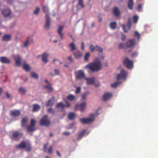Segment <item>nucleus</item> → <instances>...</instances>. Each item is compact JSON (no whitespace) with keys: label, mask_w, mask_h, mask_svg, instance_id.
Wrapping results in <instances>:
<instances>
[{"label":"nucleus","mask_w":158,"mask_h":158,"mask_svg":"<svg viewBox=\"0 0 158 158\" xmlns=\"http://www.w3.org/2000/svg\"><path fill=\"white\" fill-rule=\"evenodd\" d=\"M25 148L26 149V151L27 152H29L31 151L32 149L31 144L30 143H27L26 147Z\"/></svg>","instance_id":"473e14b6"},{"label":"nucleus","mask_w":158,"mask_h":158,"mask_svg":"<svg viewBox=\"0 0 158 158\" xmlns=\"http://www.w3.org/2000/svg\"><path fill=\"white\" fill-rule=\"evenodd\" d=\"M124 46L125 45L123 43H121L118 45V48L119 49H122L124 48Z\"/></svg>","instance_id":"4d7b16f0"},{"label":"nucleus","mask_w":158,"mask_h":158,"mask_svg":"<svg viewBox=\"0 0 158 158\" xmlns=\"http://www.w3.org/2000/svg\"><path fill=\"white\" fill-rule=\"evenodd\" d=\"M28 121V118L27 117H24L22 118L21 121V126L23 127L24 126L27 125V122Z\"/></svg>","instance_id":"393cba45"},{"label":"nucleus","mask_w":158,"mask_h":158,"mask_svg":"<svg viewBox=\"0 0 158 158\" xmlns=\"http://www.w3.org/2000/svg\"><path fill=\"white\" fill-rule=\"evenodd\" d=\"M70 134V133L68 131L64 132L62 133V135H69Z\"/></svg>","instance_id":"680f3d73"},{"label":"nucleus","mask_w":158,"mask_h":158,"mask_svg":"<svg viewBox=\"0 0 158 158\" xmlns=\"http://www.w3.org/2000/svg\"><path fill=\"white\" fill-rule=\"evenodd\" d=\"M81 90V88L80 87H77L76 88V90L75 91V93L76 94L79 93Z\"/></svg>","instance_id":"5fc2aeb1"},{"label":"nucleus","mask_w":158,"mask_h":158,"mask_svg":"<svg viewBox=\"0 0 158 158\" xmlns=\"http://www.w3.org/2000/svg\"><path fill=\"white\" fill-rule=\"evenodd\" d=\"M65 107V105H64L62 102H59L56 106V107L57 109L61 108L62 110L64 109Z\"/></svg>","instance_id":"bb28decb"},{"label":"nucleus","mask_w":158,"mask_h":158,"mask_svg":"<svg viewBox=\"0 0 158 158\" xmlns=\"http://www.w3.org/2000/svg\"><path fill=\"white\" fill-rule=\"evenodd\" d=\"M0 62L3 63L9 64L10 62V60L6 57L1 56L0 57Z\"/></svg>","instance_id":"f3484780"},{"label":"nucleus","mask_w":158,"mask_h":158,"mask_svg":"<svg viewBox=\"0 0 158 158\" xmlns=\"http://www.w3.org/2000/svg\"><path fill=\"white\" fill-rule=\"evenodd\" d=\"M46 23L44 25V27L45 29H48L50 26V19L49 17H45Z\"/></svg>","instance_id":"6ab92c4d"},{"label":"nucleus","mask_w":158,"mask_h":158,"mask_svg":"<svg viewBox=\"0 0 158 158\" xmlns=\"http://www.w3.org/2000/svg\"><path fill=\"white\" fill-rule=\"evenodd\" d=\"M55 101V98L54 97H52L50 98L48 101L47 102L46 104V106H52L53 105Z\"/></svg>","instance_id":"a211bd4d"},{"label":"nucleus","mask_w":158,"mask_h":158,"mask_svg":"<svg viewBox=\"0 0 158 158\" xmlns=\"http://www.w3.org/2000/svg\"><path fill=\"white\" fill-rule=\"evenodd\" d=\"M85 68L89 69L91 71L94 72L101 69L102 65L98 58H97L93 62H91L86 65Z\"/></svg>","instance_id":"f257e3e1"},{"label":"nucleus","mask_w":158,"mask_h":158,"mask_svg":"<svg viewBox=\"0 0 158 158\" xmlns=\"http://www.w3.org/2000/svg\"><path fill=\"white\" fill-rule=\"evenodd\" d=\"M27 130L29 132H31L35 131L36 130L35 127L31 126H29L27 127Z\"/></svg>","instance_id":"2f4dec72"},{"label":"nucleus","mask_w":158,"mask_h":158,"mask_svg":"<svg viewBox=\"0 0 158 158\" xmlns=\"http://www.w3.org/2000/svg\"><path fill=\"white\" fill-rule=\"evenodd\" d=\"M75 117V114L74 113H70L68 114V118L69 120H72L74 119Z\"/></svg>","instance_id":"72a5a7b5"},{"label":"nucleus","mask_w":158,"mask_h":158,"mask_svg":"<svg viewBox=\"0 0 158 158\" xmlns=\"http://www.w3.org/2000/svg\"><path fill=\"white\" fill-rule=\"evenodd\" d=\"M90 56V54L89 52H87L85 54L84 57V60L85 61H88L89 60V58Z\"/></svg>","instance_id":"4c0bfd02"},{"label":"nucleus","mask_w":158,"mask_h":158,"mask_svg":"<svg viewBox=\"0 0 158 158\" xmlns=\"http://www.w3.org/2000/svg\"><path fill=\"white\" fill-rule=\"evenodd\" d=\"M19 91L22 95L25 94L26 92V90L23 87H20L19 89Z\"/></svg>","instance_id":"f704fd0d"},{"label":"nucleus","mask_w":158,"mask_h":158,"mask_svg":"<svg viewBox=\"0 0 158 158\" xmlns=\"http://www.w3.org/2000/svg\"><path fill=\"white\" fill-rule=\"evenodd\" d=\"M122 26L123 28V29L124 30V31L125 32H127V31L125 29L126 27L125 25L123 24Z\"/></svg>","instance_id":"774afa93"},{"label":"nucleus","mask_w":158,"mask_h":158,"mask_svg":"<svg viewBox=\"0 0 158 158\" xmlns=\"http://www.w3.org/2000/svg\"><path fill=\"white\" fill-rule=\"evenodd\" d=\"M14 58L15 61V64L17 66L21 65V58L19 55H15L14 56Z\"/></svg>","instance_id":"f8f14e48"},{"label":"nucleus","mask_w":158,"mask_h":158,"mask_svg":"<svg viewBox=\"0 0 158 158\" xmlns=\"http://www.w3.org/2000/svg\"><path fill=\"white\" fill-rule=\"evenodd\" d=\"M3 15L5 17L9 16L11 14V11L10 9H4L2 11Z\"/></svg>","instance_id":"4468645a"},{"label":"nucleus","mask_w":158,"mask_h":158,"mask_svg":"<svg viewBox=\"0 0 158 158\" xmlns=\"http://www.w3.org/2000/svg\"><path fill=\"white\" fill-rule=\"evenodd\" d=\"M134 36H137L138 40H139L140 37V34L137 31H135V32Z\"/></svg>","instance_id":"864d4df0"},{"label":"nucleus","mask_w":158,"mask_h":158,"mask_svg":"<svg viewBox=\"0 0 158 158\" xmlns=\"http://www.w3.org/2000/svg\"><path fill=\"white\" fill-rule=\"evenodd\" d=\"M11 35H5L2 37V40L4 41H8L10 40Z\"/></svg>","instance_id":"4be33fe9"},{"label":"nucleus","mask_w":158,"mask_h":158,"mask_svg":"<svg viewBox=\"0 0 158 158\" xmlns=\"http://www.w3.org/2000/svg\"><path fill=\"white\" fill-rule=\"evenodd\" d=\"M135 39H131L127 41L125 44V46L126 48H132L135 46Z\"/></svg>","instance_id":"0eeeda50"},{"label":"nucleus","mask_w":158,"mask_h":158,"mask_svg":"<svg viewBox=\"0 0 158 158\" xmlns=\"http://www.w3.org/2000/svg\"><path fill=\"white\" fill-rule=\"evenodd\" d=\"M74 55L77 59L80 58L82 56V53L79 51H77L74 53Z\"/></svg>","instance_id":"cd10ccee"},{"label":"nucleus","mask_w":158,"mask_h":158,"mask_svg":"<svg viewBox=\"0 0 158 158\" xmlns=\"http://www.w3.org/2000/svg\"><path fill=\"white\" fill-rule=\"evenodd\" d=\"M138 20V16L137 15H135L133 17V21L134 23H136Z\"/></svg>","instance_id":"c03bdc74"},{"label":"nucleus","mask_w":158,"mask_h":158,"mask_svg":"<svg viewBox=\"0 0 158 158\" xmlns=\"http://www.w3.org/2000/svg\"><path fill=\"white\" fill-rule=\"evenodd\" d=\"M21 112L19 110H11L10 112V115L12 117H17L20 115Z\"/></svg>","instance_id":"6e6552de"},{"label":"nucleus","mask_w":158,"mask_h":158,"mask_svg":"<svg viewBox=\"0 0 158 158\" xmlns=\"http://www.w3.org/2000/svg\"><path fill=\"white\" fill-rule=\"evenodd\" d=\"M48 112L49 113L53 114L54 113V110L52 108H49L48 109Z\"/></svg>","instance_id":"bf43d9fd"},{"label":"nucleus","mask_w":158,"mask_h":158,"mask_svg":"<svg viewBox=\"0 0 158 158\" xmlns=\"http://www.w3.org/2000/svg\"><path fill=\"white\" fill-rule=\"evenodd\" d=\"M138 56V53L136 52H133L132 55V56L133 57L137 56Z\"/></svg>","instance_id":"338daca9"},{"label":"nucleus","mask_w":158,"mask_h":158,"mask_svg":"<svg viewBox=\"0 0 158 158\" xmlns=\"http://www.w3.org/2000/svg\"><path fill=\"white\" fill-rule=\"evenodd\" d=\"M67 98L70 101H73L75 99V97L74 95L70 94L67 97Z\"/></svg>","instance_id":"c9c22d12"},{"label":"nucleus","mask_w":158,"mask_h":158,"mask_svg":"<svg viewBox=\"0 0 158 158\" xmlns=\"http://www.w3.org/2000/svg\"><path fill=\"white\" fill-rule=\"evenodd\" d=\"M27 144L26 142L22 141L19 145H16V147L17 148L19 149H24L26 147Z\"/></svg>","instance_id":"2eb2a0df"},{"label":"nucleus","mask_w":158,"mask_h":158,"mask_svg":"<svg viewBox=\"0 0 158 158\" xmlns=\"http://www.w3.org/2000/svg\"><path fill=\"white\" fill-rule=\"evenodd\" d=\"M29 42V36H28L27 39L24 43V46L25 47H27L28 45Z\"/></svg>","instance_id":"37998d69"},{"label":"nucleus","mask_w":158,"mask_h":158,"mask_svg":"<svg viewBox=\"0 0 158 158\" xmlns=\"http://www.w3.org/2000/svg\"><path fill=\"white\" fill-rule=\"evenodd\" d=\"M23 69L27 71H30V68L29 65L27 64H24L23 65Z\"/></svg>","instance_id":"e433bc0d"},{"label":"nucleus","mask_w":158,"mask_h":158,"mask_svg":"<svg viewBox=\"0 0 158 158\" xmlns=\"http://www.w3.org/2000/svg\"><path fill=\"white\" fill-rule=\"evenodd\" d=\"M22 133L19 131H16L13 132L11 136V139L14 140H19L22 137Z\"/></svg>","instance_id":"39448f33"},{"label":"nucleus","mask_w":158,"mask_h":158,"mask_svg":"<svg viewBox=\"0 0 158 158\" xmlns=\"http://www.w3.org/2000/svg\"><path fill=\"white\" fill-rule=\"evenodd\" d=\"M78 4L80 6L81 8H84L85 6L83 4V0H78Z\"/></svg>","instance_id":"49530a36"},{"label":"nucleus","mask_w":158,"mask_h":158,"mask_svg":"<svg viewBox=\"0 0 158 158\" xmlns=\"http://www.w3.org/2000/svg\"><path fill=\"white\" fill-rule=\"evenodd\" d=\"M69 46L71 48V50L73 52L77 49V47L73 42H71L69 44Z\"/></svg>","instance_id":"a878e982"},{"label":"nucleus","mask_w":158,"mask_h":158,"mask_svg":"<svg viewBox=\"0 0 158 158\" xmlns=\"http://www.w3.org/2000/svg\"><path fill=\"white\" fill-rule=\"evenodd\" d=\"M126 36L125 35L122 33V34L121 39L122 41H124L126 39Z\"/></svg>","instance_id":"e2e57ef3"},{"label":"nucleus","mask_w":158,"mask_h":158,"mask_svg":"<svg viewBox=\"0 0 158 158\" xmlns=\"http://www.w3.org/2000/svg\"><path fill=\"white\" fill-rule=\"evenodd\" d=\"M89 48L92 52H94L96 50V46L95 47L93 45H91L89 46Z\"/></svg>","instance_id":"a18cd8bd"},{"label":"nucleus","mask_w":158,"mask_h":158,"mask_svg":"<svg viewBox=\"0 0 158 158\" xmlns=\"http://www.w3.org/2000/svg\"><path fill=\"white\" fill-rule=\"evenodd\" d=\"M33 112L38 111L40 108V106L37 104H33Z\"/></svg>","instance_id":"b1692460"},{"label":"nucleus","mask_w":158,"mask_h":158,"mask_svg":"<svg viewBox=\"0 0 158 158\" xmlns=\"http://www.w3.org/2000/svg\"><path fill=\"white\" fill-rule=\"evenodd\" d=\"M112 96V94L111 93H106L103 95L102 99L104 102L110 99Z\"/></svg>","instance_id":"9d476101"},{"label":"nucleus","mask_w":158,"mask_h":158,"mask_svg":"<svg viewBox=\"0 0 158 158\" xmlns=\"http://www.w3.org/2000/svg\"><path fill=\"white\" fill-rule=\"evenodd\" d=\"M86 132V131L85 130H83L82 131L80 132L78 135V139H80L82 138L83 136L85 135Z\"/></svg>","instance_id":"c756f323"},{"label":"nucleus","mask_w":158,"mask_h":158,"mask_svg":"<svg viewBox=\"0 0 158 158\" xmlns=\"http://www.w3.org/2000/svg\"><path fill=\"white\" fill-rule=\"evenodd\" d=\"M44 87L45 88L48 89L49 91L52 92V88L50 84H48L47 85L44 86Z\"/></svg>","instance_id":"a19ab883"},{"label":"nucleus","mask_w":158,"mask_h":158,"mask_svg":"<svg viewBox=\"0 0 158 158\" xmlns=\"http://www.w3.org/2000/svg\"><path fill=\"white\" fill-rule=\"evenodd\" d=\"M86 103L85 102H83L80 105V110L81 111H83L85 109Z\"/></svg>","instance_id":"7c9ffc66"},{"label":"nucleus","mask_w":158,"mask_h":158,"mask_svg":"<svg viewBox=\"0 0 158 158\" xmlns=\"http://www.w3.org/2000/svg\"><path fill=\"white\" fill-rule=\"evenodd\" d=\"M96 50L97 51H98L99 53H102L103 52V49L102 48L99 46H96Z\"/></svg>","instance_id":"79ce46f5"},{"label":"nucleus","mask_w":158,"mask_h":158,"mask_svg":"<svg viewBox=\"0 0 158 158\" xmlns=\"http://www.w3.org/2000/svg\"><path fill=\"white\" fill-rule=\"evenodd\" d=\"M48 55H49L48 54L46 53H44L42 55V61L44 62L45 63H47L48 61L47 58Z\"/></svg>","instance_id":"5701e85b"},{"label":"nucleus","mask_w":158,"mask_h":158,"mask_svg":"<svg viewBox=\"0 0 158 158\" xmlns=\"http://www.w3.org/2000/svg\"><path fill=\"white\" fill-rule=\"evenodd\" d=\"M85 77L84 72L81 70H79L76 74V78L77 79H80Z\"/></svg>","instance_id":"9b49d317"},{"label":"nucleus","mask_w":158,"mask_h":158,"mask_svg":"<svg viewBox=\"0 0 158 158\" xmlns=\"http://www.w3.org/2000/svg\"><path fill=\"white\" fill-rule=\"evenodd\" d=\"M43 11L46 14L45 17H49V9L48 6L42 4V5Z\"/></svg>","instance_id":"dca6fc26"},{"label":"nucleus","mask_w":158,"mask_h":158,"mask_svg":"<svg viewBox=\"0 0 158 158\" xmlns=\"http://www.w3.org/2000/svg\"><path fill=\"white\" fill-rule=\"evenodd\" d=\"M128 73L124 69H122L120 72L119 73L116 77V80L118 81L120 79L125 80L126 79Z\"/></svg>","instance_id":"20e7f679"},{"label":"nucleus","mask_w":158,"mask_h":158,"mask_svg":"<svg viewBox=\"0 0 158 158\" xmlns=\"http://www.w3.org/2000/svg\"><path fill=\"white\" fill-rule=\"evenodd\" d=\"M117 23L116 22H111L110 24V28L113 30L117 28Z\"/></svg>","instance_id":"c85d7f7f"},{"label":"nucleus","mask_w":158,"mask_h":158,"mask_svg":"<svg viewBox=\"0 0 158 158\" xmlns=\"http://www.w3.org/2000/svg\"><path fill=\"white\" fill-rule=\"evenodd\" d=\"M31 74L32 77L35 79H38V75L35 73L31 72Z\"/></svg>","instance_id":"ea45409f"},{"label":"nucleus","mask_w":158,"mask_h":158,"mask_svg":"<svg viewBox=\"0 0 158 158\" xmlns=\"http://www.w3.org/2000/svg\"><path fill=\"white\" fill-rule=\"evenodd\" d=\"M94 116L95 115L94 114H91L90 115L89 118H81L80 119V121L82 124H88L94 120Z\"/></svg>","instance_id":"7ed1b4c3"},{"label":"nucleus","mask_w":158,"mask_h":158,"mask_svg":"<svg viewBox=\"0 0 158 158\" xmlns=\"http://www.w3.org/2000/svg\"><path fill=\"white\" fill-rule=\"evenodd\" d=\"M85 79L87 81V83L88 85H93L94 84L96 87H98L100 85L99 83H98L97 85H96L94 84L95 81V78L94 77H91L90 78H85Z\"/></svg>","instance_id":"1a4fd4ad"},{"label":"nucleus","mask_w":158,"mask_h":158,"mask_svg":"<svg viewBox=\"0 0 158 158\" xmlns=\"http://www.w3.org/2000/svg\"><path fill=\"white\" fill-rule=\"evenodd\" d=\"M65 101L66 104V105H65V106L67 107H70V103L66 100H65Z\"/></svg>","instance_id":"0e129e2a"},{"label":"nucleus","mask_w":158,"mask_h":158,"mask_svg":"<svg viewBox=\"0 0 158 158\" xmlns=\"http://www.w3.org/2000/svg\"><path fill=\"white\" fill-rule=\"evenodd\" d=\"M48 145V143H47L45 144L44 146L43 150L44 152H45L47 151V146Z\"/></svg>","instance_id":"13d9d810"},{"label":"nucleus","mask_w":158,"mask_h":158,"mask_svg":"<svg viewBox=\"0 0 158 158\" xmlns=\"http://www.w3.org/2000/svg\"><path fill=\"white\" fill-rule=\"evenodd\" d=\"M64 28L63 26L60 25L59 26L58 29V34L59 35L60 39L63 40L64 36V34L62 33V31Z\"/></svg>","instance_id":"ddd939ff"},{"label":"nucleus","mask_w":158,"mask_h":158,"mask_svg":"<svg viewBox=\"0 0 158 158\" xmlns=\"http://www.w3.org/2000/svg\"><path fill=\"white\" fill-rule=\"evenodd\" d=\"M68 59L71 62L73 61V59L71 56H69L68 57Z\"/></svg>","instance_id":"69168bd1"},{"label":"nucleus","mask_w":158,"mask_h":158,"mask_svg":"<svg viewBox=\"0 0 158 158\" xmlns=\"http://www.w3.org/2000/svg\"><path fill=\"white\" fill-rule=\"evenodd\" d=\"M40 11V8L38 7H37L36 8L34 12V13L35 15H37L39 13Z\"/></svg>","instance_id":"3c124183"},{"label":"nucleus","mask_w":158,"mask_h":158,"mask_svg":"<svg viewBox=\"0 0 158 158\" xmlns=\"http://www.w3.org/2000/svg\"><path fill=\"white\" fill-rule=\"evenodd\" d=\"M53 147L52 146H49L48 150V153L49 154H52L53 153Z\"/></svg>","instance_id":"58836bf2"},{"label":"nucleus","mask_w":158,"mask_h":158,"mask_svg":"<svg viewBox=\"0 0 158 158\" xmlns=\"http://www.w3.org/2000/svg\"><path fill=\"white\" fill-rule=\"evenodd\" d=\"M133 0H129L128 2V8L130 10H133L134 6Z\"/></svg>","instance_id":"412c9836"},{"label":"nucleus","mask_w":158,"mask_h":158,"mask_svg":"<svg viewBox=\"0 0 158 158\" xmlns=\"http://www.w3.org/2000/svg\"><path fill=\"white\" fill-rule=\"evenodd\" d=\"M51 123V121L48 118V116L47 115H44L42 117L40 122V125L46 127L49 126Z\"/></svg>","instance_id":"f03ea898"},{"label":"nucleus","mask_w":158,"mask_h":158,"mask_svg":"<svg viewBox=\"0 0 158 158\" xmlns=\"http://www.w3.org/2000/svg\"><path fill=\"white\" fill-rule=\"evenodd\" d=\"M85 44L83 42H82L81 44V48L82 51L84 50L85 48Z\"/></svg>","instance_id":"052dcab7"},{"label":"nucleus","mask_w":158,"mask_h":158,"mask_svg":"<svg viewBox=\"0 0 158 158\" xmlns=\"http://www.w3.org/2000/svg\"><path fill=\"white\" fill-rule=\"evenodd\" d=\"M36 123V121L34 119H32L31 121V126L35 127Z\"/></svg>","instance_id":"8fccbe9b"},{"label":"nucleus","mask_w":158,"mask_h":158,"mask_svg":"<svg viewBox=\"0 0 158 158\" xmlns=\"http://www.w3.org/2000/svg\"><path fill=\"white\" fill-rule=\"evenodd\" d=\"M113 12L116 17L119 16L120 15V12L118 7H115L113 9Z\"/></svg>","instance_id":"aec40b11"},{"label":"nucleus","mask_w":158,"mask_h":158,"mask_svg":"<svg viewBox=\"0 0 158 158\" xmlns=\"http://www.w3.org/2000/svg\"><path fill=\"white\" fill-rule=\"evenodd\" d=\"M123 64L128 69H130L133 67V62L132 60H130L129 58H127L124 60Z\"/></svg>","instance_id":"423d86ee"},{"label":"nucleus","mask_w":158,"mask_h":158,"mask_svg":"<svg viewBox=\"0 0 158 158\" xmlns=\"http://www.w3.org/2000/svg\"><path fill=\"white\" fill-rule=\"evenodd\" d=\"M138 10L139 11H142V5L141 4H139L138 7Z\"/></svg>","instance_id":"6e6d98bb"},{"label":"nucleus","mask_w":158,"mask_h":158,"mask_svg":"<svg viewBox=\"0 0 158 158\" xmlns=\"http://www.w3.org/2000/svg\"><path fill=\"white\" fill-rule=\"evenodd\" d=\"M120 83V82L117 81L114 83L112 84L111 85V86L112 87L116 88L118 85Z\"/></svg>","instance_id":"09e8293b"},{"label":"nucleus","mask_w":158,"mask_h":158,"mask_svg":"<svg viewBox=\"0 0 158 158\" xmlns=\"http://www.w3.org/2000/svg\"><path fill=\"white\" fill-rule=\"evenodd\" d=\"M127 25L128 28H129V29H130L131 25V20L130 18H129L128 19V21Z\"/></svg>","instance_id":"de8ad7c7"},{"label":"nucleus","mask_w":158,"mask_h":158,"mask_svg":"<svg viewBox=\"0 0 158 158\" xmlns=\"http://www.w3.org/2000/svg\"><path fill=\"white\" fill-rule=\"evenodd\" d=\"M88 94V93H85L81 95V98L83 100H85L86 98V97Z\"/></svg>","instance_id":"603ef678"}]
</instances>
